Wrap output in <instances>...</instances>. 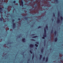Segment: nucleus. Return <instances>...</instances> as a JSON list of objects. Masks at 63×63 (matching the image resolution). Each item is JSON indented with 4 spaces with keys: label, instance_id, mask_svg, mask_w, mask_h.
I'll return each mask as SVG.
<instances>
[{
    "label": "nucleus",
    "instance_id": "nucleus-33",
    "mask_svg": "<svg viewBox=\"0 0 63 63\" xmlns=\"http://www.w3.org/2000/svg\"><path fill=\"white\" fill-rule=\"evenodd\" d=\"M18 20H21L20 18H19L18 19Z\"/></svg>",
    "mask_w": 63,
    "mask_h": 63
},
{
    "label": "nucleus",
    "instance_id": "nucleus-42",
    "mask_svg": "<svg viewBox=\"0 0 63 63\" xmlns=\"http://www.w3.org/2000/svg\"><path fill=\"white\" fill-rule=\"evenodd\" d=\"M60 63H61V62H60Z\"/></svg>",
    "mask_w": 63,
    "mask_h": 63
},
{
    "label": "nucleus",
    "instance_id": "nucleus-39",
    "mask_svg": "<svg viewBox=\"0 0 63 63\" xmlns=\"http://www.w3.org/2000/svg\"><path fill=\"white\" fill-rule=\"evenodd\" d=\"M46 26H47V25H46Z\"/></svg>",
    "mask_w": 63,
    "mask_h": 63
},
{
    "label": "nucleus",
    "instance_id": "nucleus-21",
    "mask_svg": "<svg viewBox=\"0 0 63 63\" xmlns=\"http://www.w3.org/2000/svg\"><path fill=\"white\" fill-rule=\"evenodd\" d=\"M30 53H31V54H32V53H33V52L31 50H30Z\"/></svg>",
    "mask_w": 63,
    "mask_h": 63
},
{
    "label": "nucleus",
    "instance_id": "nucleus-32",
    "mask_svg": "<svg viewBox=\"0 0 63 63\" xmlns=\"http://www.w3.org/2000/svg\"><path fill=\"white\" fill-rule=\"evenodd\" d=\"M35 34H32V36H35Z\"/></svg>",
    "mask_w": 63,
    "mask_h": 63
},
{
    "label": "nucleus",
    "instance_id": "nucleus-22",
    "mask_svg": "<svg viewBox=\"0 0 63 63\" xmlns=\"http://www.w3.org/2000/svg\"><path fill=\"white\" fill-rule=\"evenodd\" d=\"M45 60V57H44L43 58V60L44 61Z\"/></svg>",
    "mask_w": 63,
    "mask_h": 63
},
{
    "label": "nucleus",
    "instance_id": "nucleus-41",
    "mask_svg": "<svg viewBox=\"0 0 63 63\" xmlns=\"http://www.w3.org/2000/svg\"><path fill=\"white\" fill-rule=\"evenodd\" d=\"M19 38H20V36H19Z\"/></svg>",
    "mask_w": 63,
    "mask_h": 63
},
{
    "label": "nucleus",
    "instance_id": "nucleus-12",
    "mask_svg": "<svg viewBox=\"0 0 63 63\" xmlns=\"http://www.w3.org/2000/svg\"><path fill=\"white\" fill-rule=\"evenodd\" d=\"M60 18L61 20L62 21L63 20V17L62 16H60Z\"/></svg>",
    "mask_w": 63,
    "mask_h": 63
},
{
    "label": "nucleus",
    "instance_id": "nucleus-37",
    "mask_svg": "<svg viewBox=\"0 0 63 63\" xmlns=\"http://www.w3.org/2000/svg\"><path fill=\"white\" fill-rule=\"evenodd\" d=\"M28 61H30V59H29L28 60Z\"/></svg>",
    "mask_w": 63,
    "mask_h": 63
},
{
    "label": "nucleus",
    "instance_id": "nucleus-17",
    "mask_svg": "<svg viewBox=\"0 0 63 63\" xmlns=\"http://www.w3.org/2000/svg\"><path fill=\"white\" fill-rule=\"evenodd\" d=\"M21 5H23V2L22 0H21Z\"/></svg>",
    "mask_w": 63,
    "mask_h": 63
},
{
    "label": "nucleus",
    "instance_id": "nucleus-27",
    "mask_svg": "<svg viewBox=\"0 0 63 63\" xmlns=\"http://www.w3.org/2000/svg\"><path fill=\"white\" fill-rule=\"evenodd\" d=\"M32 41H35V40L34 39H31Z\"/></svg>",
    "mask_w": 63,
    "mask_h": 63
},
{
    "label": "nucleus",
    "instance_id": "nucleus-14",
    "mask_svg": "<svg viewBox=\"0 0 63 63\" xmlns=\"http://www.w3.org/2000/svg\"><path fill=\"white\" fill-rule=\"evenodd\" d=\"M57 38H56L55 39V41L56 42H57Z\"/></svg>",
    "mask_w": 63,
    "mask_h": 63
},
{
    "label": "nucleus",
    "instance_id": "nucleus-19",
    "mask_svg": "<svg viewBox=\"0 0 63 63\" xmlns=\"http://www.w3.org/2000/svg\"><path fill=\"white\" fill-rule=\"evenodd\" d=\"M0 21H3V19H2V18H0Z\"/></svg>",
    "mask_w": 63,
    "mask_h": 63
},
{
    "label": "nucleus",
    "instance_id": "nucleus-34",
    "mask_svg": "<svg viewBox=\"0 0 63 63\" xmlns=\"http://www.w3.org/2000/svg\"><path fill=\"white\" fill-rule=\"evenodd\" d=\"M52 21H53V20H54V19H52Z\"/></svg>",
    "mask_w": 63,
    "mask_h": 63
},
{
    "label": "nucleus",
    "instance_id": "nucleus-26",
    "mask_svg": "<svg viewBox=\"0 0 63 63\" xmlns=\"http://www.w3.org/2000/svg\"><path fill=\"white\" fill-rule=\"evenodd\" d=\"M12 21L13 22V23H14V21H15V19H13L12 20Z\"/></svg>",
    "mask_w": 63,
    "mask_h": 63
},
{
    "label": "nucleus",
    "instance_id": "nucleus-46",
    "mask_svg": "<svg viewBox=\"0 0 63 63\" xmlns=\"http://www.w3.org/2000/svg\"><path fill=\"white\" fill-rule=\"evenodd\" d=\"M34 10H35V9H34Z\"/></svg>",
    "mask_w": 63,
    "mask_h": 63
},
{
    "label": "nucleus",
    "instance_id": "nucleus-13",
    "mask_svg": "<svg viewBox=\"0 0 63 63\" xmlns=\"http://www.w3.org/2000/svg\"><path fill=\"white\" fill-rule=\"evenodd\" d=\"M58 16H60V12H59V11H58Z\"/></svg>",
    "mask_w": 63,
    "mask_h": 63
},
{
    "label": "nucleus",
    "instance_id": "nucleus-5",
    "mask_svg": "<svg viewBox=\"0 0 63 63\" xmlns=\"http://www.w3.org/2000/svg\"><path fill=\"white\" fill-rule=\"evenodd\" d=\"M44 50V47H42V49L41 50V52L42 53H43V50Z\"/></svg>",
    "mask_w": 63,
    "mask_h": 63
},
{
    "label": "nucleus",
    "instance_id": "nucleus-43",
    "mask_svg": "<svg viewBox=\"0 0 63 63\" xmlns=\"http://www.w3.org/2000/svg\"><path fill=\"white\" fill-rule=\"evenodd\" d=\"M32 27H33V26H32Z\"/></svg>",
    "mask_w": 63,
    "mask_h": 63
},
{
    "label": "nucleus",
    "instance_id": "nucleus-38",
    "mask_svg": "<svg viewBox=\"0 0 63 63\" xmlns=\"http://www.w3.org/2000/svg\"><path fill=\"white\" fill-rule=\"evenodd\" d=\"M45 45H46V44H44V46H45Z\"/></svg>",
    "mask_w": 63,
    "mask_h": 63
},
{
    "label": "nucleus",
    "instance_id": "nucleus-15",
    "mask_svg": "<svg viewBox=\"0 0 63 63\" xmlns=\"http://www.w3.org/2000/svg\"><path fill=\"white\" fill-rule=\"evenodd\" d=\"M24 19H25V20H27V19H28V18H27V17H26L24 18Z\"/></svg>",
    "mask_w": 63,
    "mask_h": 63
},
{
    "label": "nucleus",
    "instance_id": "nucleus-6",
    "mask_svg": "<svg viewBox=\"0 0 63 63\" xmlns=\"http://www.w3.org/2000/svg\"><path fill=\"white\" fill-rule=\"evenodd\" d=\"M13 28H16V23H14L13 24Z\"/></svg>",
    "mask_w": 63,
    "mask_h": 63
},
{
    "label": "nucleus",
    "instance_id": "nucleus-35",
    "mask_svg": "<svg viewBox=\"0 0 63 63\" xmlns=\"http://www.w3.org/2000/svg\"><path fill=\"white\" fill-rule=\"evenodd\" d=\"M22 5V7H23L24 6V5H23V4L22 5Z\"/></svg>",
    "mask_w": 63,
    "mask_h": 63
},
{
    "label": "nucleus",
    "instance_id": "nucleus-28",
    "mask_svg": "<svg viewBox=\"0 0 63 63\" xmlns=\"http://www.w3.org/2000/svg\"><path fill=\"white\" fill-rule=\"evenodd\" d=\"M36 44H39V42H36Z\"/></svg>",
    "mask_w": 63,
    "mask_h": 63
},
{
    "label": "nucleus",
    "instance_id": "nucleus-44",
    "mask_svg": "<svg viewBox=\"0 0 63 63\" xmlns=\"http://www.w3.org/2000/svg\"><path fill=\"white\" fill-rule=\"evenodd\" d=\"M27 63H29L28 62Z\"/></svg>",
    "mask_w": 63,
    "mask_h": 63
},
{
    "label": "nucleus",
    "instance_id": "nucleus-11",
    "mask_svg": "<svg viewBox=\"0 0 63 63\" xmlns=\"http://www.w3.org/2000/svg\"><path fill=\"white\" fill-rule=\"evenodd\" d=\"M3 9L2 7H0V13H1V11H2V10H2Z\"/></svg>",
    "mask_w": 63,
    "mask_h": 63
},
{
    "label": "nucleus",
    "instance_id": "nucleus-18",
    "mask_svg": "<svg viewBox=\"0 0 63 63\" xmlns=\"http://www.w3.org/2000/svg\"><path fill=\"white\" fill-rule=\"evenodd\" d=\"M34 55H33V56H32V60H33L34 59Z\"/></svg>",
    "mask_w": 63,
    "mask_h": 63
},
{
    "label": "nucleus",
    "instance_id": "nucleus-3",
    "mask_svg": "<svg viewBox=\"0 0 63 63\" xmlns=\"http://www.w3.org/2000/svg\"><path fill=\"white\" fill-rule=\"evenodd\" d=\"M30 47H31L32 48L34 47V45L33 44H30Z\"/></svg>",
    "mask_w": 63,
    "mask_h": 63
},
{
    "label": "nucleus",
    "instance_id": "nucleus-20",
    "mask_svg": "<svg viewBox=\"0 0 63 63\" xmlns=\"http://www.w3.org/2000/svg\"><path fill=\"white\" fill-rule=\"evenodd\" d=\"M53 16L54 17H55V13H53Z\"/></svg>",
    "mask_w": 63,
    "mask_h": 63
},
{
    "label": "nucleus",
    "instance_id": "nucleus-2",
    "mask_svg": "<svg viewBox=\"0 0 63 63\" xmlns=\"http://www.w3.org/2000/svg\"><path fill=\"white\" fill-rule=\"evenodd\" d=\"M25 38H23L22 39V41L23 43L25 42Z\"/></svg>",
    "mask_w": 63,
    "mask_h": 63
},
{
    "label": "nucleus",
    "instance_id": "nucleus-24",
    "mask_svg": "<svg viewBox=\"0 0 63 63\" xmlns=\"http://www.w3.org/2000/svg\"><path fill=\"white\" fill-rule=\"evenodd\" d=\"M55 1L56 2V3L58 2V0H55Z\"/></svg>",
    "mask_w": 63,
    "mask_h": 63
},
{
    "label": "nucleus",
    "instance_id": "nucleus-9",
    "mask_svg": "<svg viewBox=\"0 0 63 63\" xmlns=\"http://www.w3.org/2000/svg\"><path fill=\"white\" fill-rule=\"evenodd\" d=\"M56 34H57V31H55L54 32V34L55 36V35H56Z\"/></svg>",
    "mask_w": 63,
    "mask_h": 63
},
{
    "label": "nucleus",
    "instance_id": "nucleus-31",
    "mask_svg": "<svg viewBox=\"0 0 63 63\" xmlns=\"http://www.w3.org/2000/svg\"><path fill=\"white\" fill-rule=\"evenodd\" d=\"M16 3V1H13V3Z\"/></svg>",
    "mask_w": 63,
    "mask_h": 63
},
{
    "label": "nucleus",
    "instance_id": "nucleus-36",
    "mask_svg": "<svg viewBox=\"0 0 63 63\" xmlns=\"http://www.w3.org/2000/svg\"><path fill=\"white\" fill-rule=\"evenodd\" d=\"M35 48V49H37V48Z\"/></svg>",
    "mask_w": 63,
    "mask_h": 63
},
{
    "label": "nucleus",
    "instance_id": "nucleus-8",
    "mask_svg": "<svg viewBox=\"0 0 63 63\" xmlns=\"http://www.w3.org/2000/svg\"><path fill=\"white\" fill-rule=\"evenodd\" d=\"M42 55H40L39 59H40L41 60V59H42Z\"/></svg>",
    "mask_w": 63,
    "mask_h": 63
},
{
    "label": "nucleus",
    "instance_id": "nucleus-16",
    "mask_svg": "<svg viewBox=\"0 0 63 63\" xmlns=\"http://www.w3.org/2000/svg\"><path fill=\"white\" fill-rule=\"evenodd\" d=\"M35 47H38V45L36 44H35Z\"/></svg>",
    "mask_w": 63,
    "mask_h": 63
},
{
    "label": "nucleus",
    "instance_id": "nucleus-25",
    "mask_svg": "<svg viewBox=\"0 0 63 63\" xmlns=\"http://www.w3.org/2000/svg\"><path fill=\"white\" fill-rule=\"evenodd\" d=\"M53 30H51V33H53Z\"/></svg>",
    "mask_w": 63,
    "mask_h": 63
},
{
    "label": "nucleus",
    "instance_id": "nucleus-4",
    "mask_svg": "<svg viewBox=\"0 0 63 63\" xmlns=\"http://www.w3.org/2000/svg\"><path fill=\"white\" fill-rule=\"evenodd\" d=\"M58 20L57 21V23H60V20L59 19H58Z\"/></svg>",
    "mask_w": 63,
    "mask_h": 63
},
{
    "label": "nucleus",
    "instance_id": "nucleus-45",
    "mask_svg": "<svg viewBox=\"0 0 63 63\" xmlns=\"http://www.w3.org/2000/svg\"><path fill=\"white\" fill-rule=\"evenodd\" d=\"M10 44H11V43H10Z\"/></svg>",
    "mask_w": 63,
    "mask_h": 63
},
{
    "label": "nucleus",
    "instance_id": "nucleus-40",
    "mask_svg": "<svg viewBox=\"0 0 63 63\" xmlns=\"http://www.w3.org/2000/svg\"><path fill=\"white\" fill-rule=\"evenodd\" d=\"M51 36L50 37V39H51Z\"/></svg>",
    "mask_w": 63,
    "mask_h": 63
},
{
    "label": "nucleus",
    "instance_id": "nucleus-30",
    "mask_svg": "<svg viewBox=\"0 0 63 63\" xmlns=\"http://www.w3.org/2000/svg\"><path fill=\"white\" fill-rule=\"evenodd\" d=\"M37 4H36L34 6V7H37Z\"/></svg>",
    "mask_w": 63,
    "mask_h": 63
},
{
    "label": "nucleus",
    "instance_id": "nucleus-29",
    "mask_svg": "<svg viewBox=\"0 0 63 63\" xmlns=\"http://www.w3.org/2000/svg\"><path fill=\"white\" fill-rule=\"evenodd\" d=\"M41 28V26H39L38 27V29H39V28Z\"/></svg>",
    "mask_w": 63,
    "mask_h": 63
},
{
    "label": "nucleus",
    "instance_id": "nucleus-23",
    "mask_svg": "<svg viewBox=\"0 0 63 63\" xmlns=\"http://www.w3.org/2000/svg\"><path fill=\"white\" fill-rule=\"evenodd\" d=\"M46 29L47 30V29H48V26H46Z\"/></svg>",
    "mask_w": 63,
    "mask_h": 63
},
{
    "label": "nucleus",
    "instance_id": "nucleus-1",
    "mask_svg": "<svg viewBox=\"0 0 63 63\" xmlns=\"http://www.w3.org/2000/svg\"><path fill=\"white\" fill-rule=\"evenodd\" d=\"M44 33L43 34V37H42V38L43 39H45V37H47V35H46V34L47 33V31L46 30V28H44Z\"/></svg>",
    "mask_w": 63,
    "mask_h": 63
},
{
    "label": "nucleus",
    "instance_id": "nucleus-7",
    "mask_svg": "<svg viewBox=\"0 0 63 63\" xmlns=\"http://www.w3.org/2000/svg\"><path fill=\"white\" fill-rule=\"evenodd\" d=\"M48 57H47L46 58V62H47V61H48Z\"/></svg>",
    "mask_w": 63,
    "mask_h": 63
},
{
    "label": "nucleus",
    "instance_id": "nucleus-10",
    "mask_svg": "<svg viewBox=\"0 0 63 63\" xmlns=\"http://www.w3.org/2000/svg\"><path fill=\"white\" fill-rule=\"evenodd\" d=\"M38 37V36H35L32 37V38H37Z\"/></svg>",
    "mask_w": 63,
    "mask_h": 63
}]
</instances>
